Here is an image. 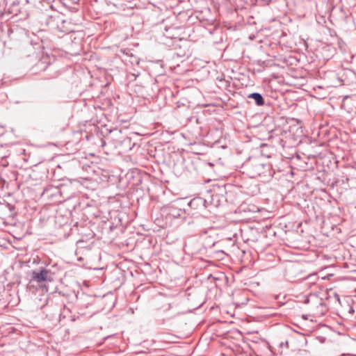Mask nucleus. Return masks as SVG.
Returning <instances> with one entry per match:
<instances>
[{
    "label": "nucleus",
    "mask_w": 356,
    "mask_h": 356,
    "mask_svg": "<svg viewBox=\"0 0 356 356\" xmlns=\"http://www.w3.org/2000/svg\"><path fill=\"white\" fill-rule=\"evenodd\" d=\"M245 167L247 168L249 176L252 178L259 176L264 172V169L265 165L257 161H254L250 164H246Z\"/></svg>",
    "instance_id": "2"
},
{
    "label": "nucleus",
    "mask_w": 356,
    "mask_h": 356,
    "mask_svg": "<svg viewBox=\"0 0 356 356\" xmlns=\"http://www.w3.org/2000/svg\"><path fill=\"white\" fill-rule=\"evenodd\" d=\"M189 207L194 209H201L206 207V200L200 197H197L192 199L189 204Z\"/></svg>",
    "instance_id": "3"
},
{
    "label": "nucleus",
    "mask_w": 356,
    "mask_h": 356,
    "mask_svg": "<svg viewBox=\"0 0 356 356\" xmlns=\"http://www.w3.org/2000/svg\"><path fill=\"white\" fill-rule=\"evenodd\" d=\"M8 207L9 210L10 211H13L14 210V209H15L14 206L11 205L10 204H8Z\"/></svg>",
    "instance_id": "7"
},
{
    "label": "nucleus",
    "mask_w": 356,
    "mask_h": 356,
    "mask_svg": "<svg viewBox=\"0 0 356 356\" xmlns=\"http://www.w3.org/2000/svg\"><path fill=\"white\" fill-rule=\"evenodd\" d=\"M248 99L254 100V104L258 106H261L265 104V101L263 96L259 92H252L248 95Z\"/></svg>",
    "instance_id": "5"
},
{
    "label": "nucleus",
    "mask_w": 356,
    "mask_h": 356,
    "mask_svg": "<svg viewBox=\"0 0 356 356\" xmlns=\"http://www.w3.org/2000/svg\"><path fill=\"white\" fill-rule=\"evenodd\" d=\"M172 211H174V213H172L174 217H177V216H180V213H179L180 211L179 210H176L174 208H172Z\"/></svg>",
    "instance_id": "6"
},
{
    "label": "nucleus",
    "mask_w": 356,
    "mask_h": 356,
    "mask_svg": "<svg viewBox=\"0 0 356 356\" xmlns=\"http://www.w3.org/2000/svg\"><path fill=\"white\" fill-rule=\"evenodd\" d=\"M72 186L71 184H63L60 188V193L63 197L65 200H69L74 197V195L75 193L74 191H71Z\"/></svg>",
    "instance_id": "4"
},
{
    "label": "nucleus",
    "mask_w": 356,
    "mask_h": 356,
    "mask_svg": "<svg viewBox=\"0 0 356 356\" xmlns=\"http://www.w3.org/2000/svg\"><path fill=\"white\" fill-rule=\"evenodd\" d=\"M313 276H316V275H315V274H314V275H309L307 277H308V278H309V277H313Z\"/></svg>",
    "instance_id": "8"
},
{
    "label": "nucleus",
    "mask_w": 356,
    "mask_h": 356,
    "mask_svg": "<svg viewBox=\"0 0 356 356\" xmlns=\"http://www.w3.org/2000/svg\"><path fill=\"white\" fill-rule=\"evenodd\" d=\"M53 280L54 273L49 269L42 267L32 271L31 281L42 284L46 282H51Z\"/></svg>",
    "instance_id": "1"
},
{
    "label": "nucleus",
    "mask_w": 356,
    "mask_h": 356,
    "mask_svg": "<svg viewBox=\"0 0 356 356\" xmlns=\"http://www.w3.org/2000/svg\"><path fill=\"white\" fill-rule=\"evenodd\" d=\"M26 2H27V3H30V2H31V0H26Z\"/></svg>",
    "instance_id": "9"
}]
</instances>
